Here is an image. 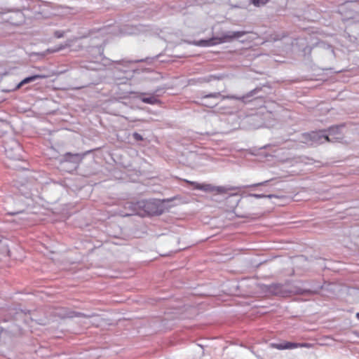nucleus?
I'll return each instance as SVG.
<instances>
[{"instance_id":"7","label":"nucleus","mask_w":359,"mask_h":359,"mask_svg":"<svg viewBox=\"0 0 359 359\" xmlns=\"http://www.w3.org/2000/svg\"><path fill=\"white\" fill-rule=\"evenodd\" d=\"M198 190H202L205 192H214L215 191V187L210 184H201L198 185Z\"/></svg>"},{"instance_id":"4","label":"nucleus","mask_w":359,"mask_h":359,"mask_svg":"<svg viewBox=\"0 0 359 359\" xmlns=\"http://www.w3.org/2000/svg\"><path fill=\"white\" fill-rule=\"evenodd\" d=\"M7 20L12 25H19L24 21L23 13L20 11L13 12Z\"/></svg>"},{"instance_id":"22","label":"nucleus","mask_w":359,"mask_h":359,"mask_svg":"<svg viewBox=\"0 0 359 359\" xmlns=\"http://www.w3.org/2000/svg\"><path fill=\"white\" fill-rule=\"evenodd\" d=\"M300 346L299 347H306V348H309L311 347V344H299Z\"/></svg>"},{"instance_id":"6","label":"nucleus","mask_w":359,"mask_h":359,"mask_svg":"<svg viewBox=\"0 0 359 359\" xmlns=\"http://www.w3.org/2000/svg\"><path fill=\"white\" fill-rule=\"evenodd\" d=\"M45 76H42V75H34V76H29V77H27L25 79H24L21 82H20L17 86H16V89H19L21 86H22L24 84H26V83H30L32 81H35L36 79H39V78H44Z\"/></svg>"},{"instance_id":"14","label":"nucleus","mask_w":359,"mask_h":359,"mask_svg":"<svg viewBox=\"0 0 359 359\" xmlns=\"http://www.w3.org/2000/svg\"><path fill=\"white\" fill-rule=\"evenodd\" d=\"M269 0H252L255 6H260L266 4Z\"/></svg>"},{"instance_id":"18","label":"nucleus","mask_w":359,"mask_h":359,"mask_svg":"<svg viewBox=\"0 0 359 359\" xmlns=\"http://www.w3.org/2000/svg\"><path fill=\"white\" fill-rule=\"evenodd\" d=\"M187 183L191 184V185H193L194 187V189H198V185H201V184H199L196 182H192V181H189V180H185Z\"/></svg>"},{"instance_id":"9","label":"nucleus","mask_w":359,"mask_h":359,"mask_svg":"<svg viewBox=\"0 0 359 359\" xmlns=\"http://www.w3.org/2000/svg\"><path fill=\"white\" fill-rule=\"evenodd\" d=\"M238 187H215V191L218 194H225L227 193L229 191H233V190H237Z\"/></svg>"},{"instance_id":"17","label":"nucleus","mask_w":359,"mask_h":359,"mask_svg":"<svg viewBox=\"0 0 359 359\" xmlns=\"http://www.w3.org/2000/svg\"><path fill=\"white\" fill-rule=\"evenodd\" d=\"M69 317L78 316V317H84V318H91V317L94 316V315H85L81 313H76L74 316L69 315Z\"/></svg>"},{"instance_id":"11","label":"nucleus","mask_w":359,"mask_h":359,"mask_svg":"<svg viewBox=\"0 0 359 359\" xmlns=\"http://www.w3.org/2000/svg\"><path fill=\"white\" fill-rule=\"evenodd\" d=\"M142 101L144 103L155 104L158 102V100L154 96H150L148 97H142Z\"/></svg>"},{"instance_id":"20","label":"nucleus","mask_w":359,"mask_h":359,"mask_svg":"<svg viewBox=\"0 0 359 359\" xmlns=\"http://www.w3.org/2000/svg\"><path fill=\"white\" fill-rule=\"evenodd\" d=\"M133 136L134 139L137 141H140V140H142V139H143L142 135L137 133H134Z\"/></svg>"},{"instance_id":"13","label":"nucleus","mask_w":359,"mask_h":359,"mask_svg":"<svg viewBox=\"0 0 359 359\" xmlns=\"http://www.w3.org/2000/svg\"><path fill=\"white\" fill-rule=\"evenodd\" d=\"M285 349H293L300 346L299 343L285 342Z\"/></svg>"},{"instance_id":"16","label":"nucleus","mask_w":359,"mask_h":359,"mask_svg":"<svg viewBox=\"0 0 359 359\" xmlns=\"http://www.w3.org/2000/svg\"><path fill=\"white\" fill-rule=\"evenodd\" d=\"M272 346L278 349V350H284L285 349V344L284 343H282V344H272Z\"/></svg>"},{"instance_id":"19","label":"nucleus","mask_w":359,"mask_h":359,"mask_svg":"<svg viewBox=\"0 0 359 359\" xmlns=\"http://www.w3.org/2000/svg\"><path fill=\"white\" fill-rule=\"evenodd\" d=\"M54 36L57 39L62 38L64 36V32L62 31H56L54 33Z\"/></svg>"},{"instance_id":"23","label":"nucleus","mask_w":359,"mask_h":359,"mask_svg":"<svg viewBox=\"0 0 359 359\" xmlns=\"http://www.w3.org/2000/svg\"><path fill=\"white\" fill-rule=\"evenodd\" d=\"M358 318H359V313L357 314Z\"/></svg>"},{"instance_id":"12","label":"nucleus","mask_w":359,"mask_h":359,"mask_svg":"<svg viewBox=\"0 0 359 359\" xmlns=\"http://www.w3.org/2000/svg\"><path fill=\"white\" fill-rule=\"evenodd\" d=\"M250 196H252V197H254L255 198H276V196L273 195V194L264 195V194H250Z\"/></svg>"},{"instance_id":"3","label":"nucleus","mask_w":359,"mask_h":359,"mask_svg":"<svg viewBox=\"0 0 359 359\" xmlns=\"http://www.w3.org/2000/svg\"><path fill=\"white\" fill-rule=\"evenodd\" d=\"M256 92H257V89H254L252 90H251L250 92H249L246 95H244L243 97H238L236 95L224 96V95H222L219 93H211V94L204 96V98H209V97L218 98V97H221L222 100L231 99V100H244L245 98H248L251 96H253Z\"/></svg>"},{"instance_id":"5","label":"nucleus","mask_w":359,"mask_h":359,"mask_svg":"<svg viewBox=\"0 0 359 359\" xmlns=\"http://www.w3.org/2000/svg\"><path fill=\"white\" fill-rule=\"evenodd\" d=\"M82 159V157L80 154H71V153H67L65 156H64V160L63 161L65 162H72V163H74L75 164H78L81 160Z\"/></svg>"},{"instance_id":"21","label":"nucleus","mask_w":359,"mask_h":359,"mask_svg":"<svg viewBox=\"0 0 359 359\" xmlns=\"http://www.w3.org/2000/svg\"><path fill=\"white\" fill-rule=\"evenodd\" d=\"M297 294H303L305 292H306V290H302V289H298L297 290L294 291Z\"/></svg>"},{"instance_id":"10","label":"nucleus","mask_w":359,"mask_h":359,"mask_svg":"<svg viewBox=\"0 0 359 359\" xmlns=\"http://www.w3.org/2000/svg\"><path fill=\"white\" fill-rule=\"evenodd\" d=\"M281 287H282V286L280 285H278V284L272 285L270 287L271 292H272L275 294L280 295V294H282V289H281Z\"/></svg>"},{"instance_id":"8","label":"nucleus","mask_w":359,"mask_h":359,"mask_svg":"<svg viewBox=\"0 0 359 359\" xmlns=\"http://www.w3.org/2000/svg\"><path fill=\"white\" fill-rule=\"evenodd\" d=\"M72 42H73V40H67L64 44H61L54 49H48V51L51 52V53L59 51L65 48L70 47L72 46Z\"/></svg>"},{"instance_id":"1","label":"nucleus","mask_w":359,"mask_h":359,"mask_svg":"<svg viewBox=\"0 0 359 359\" xmlns=\"http://www.w3.org/2000/svg\"><path fill=\"white\" fill-rule=\"evenodd\" d=\"M248 32L245 31H229L225 33H223L219 37H212L208 40H200L196 43L197 46H212L217 44H221L224 43L231 42L234 39H239L244 35H245Z\"/></svg>"},{"instance_id":"15","label":"nucleus","mask_w":359,"mask_h":359,"mask_svg":"<svg viewBox=\"0 0 359 359\" xmlns=\"http://www.w3.org/2000/svg\"><path fill=\"white\" fill-rule=\"evenodd\" d=\"M269 182V180H266V181L262 182H259V183H257V184H250V185H247V186H245L244 187L251 188V187H258V186H263V185L266 184Z\"/></svg>"},{"instance_id":"2","label":"nucleus","mask_w":359,"mask_h":359,"mask_svg":"<svg viewBox=\"0 0 359 359\" xmlns=\"http://www.w3.org/2000/svg\"><path fill=\"white\" fill-rule=\"evenodd\" d=\"M333 131L334 128H330L329 134H326L325 131L304 133L302 135V142L311 145L323 144L326 142H333L334 140L330 137Z\"/></svg>"}]
</instances>
